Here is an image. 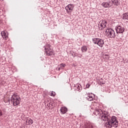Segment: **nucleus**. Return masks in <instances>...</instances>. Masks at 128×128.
<instances>
[{
  "label": "nucleus",
  "mask_w": 128,
  "mask_h": 128,
  "mask_svg": "<svg viewBox=\"0 0 128 128\" xmlns=\"http://www.w3.org/2000/svg\"><path fill=\"white\" fill-rule=\"evenodd\" d=\"M96 110L97 112H98L99 116H102V114L100 120H102L104 122H106V126H108V128H112V126L118 128V121L116 120V116H110L108 114H104L102 110Z\"/></svg>",
  "instance_id": "nucleus-1"
},
{
  "label": "nucleus",
  "mask_w": 128,
  "mask_h": 128,
  "mask_svg": "<svg viewBox=\"0 0 128 128\" xmlns=\"http://www.w3.org/2000/svg\"><path fill=\"white\" fill-rule=\"evenodd\" d=\"M115 30L117 34V38L120 40H122V36H124V34H124V28L120 25H117L115 28Z\"/></svg>",
  "instance_id": "nucleus-2"
},
{
  "label": "nucleus",
  "mask_w": 128,
  "mask_h": 128,
  "mask_svg": "<svg viewBox=\"0 0 128 128\" xmlns=\"http://www.w3.org/2000/svg\"><path fill=\"white\" fill-rule=\"evenodd\" d=\"M11 102L14 106L20 104V97L17 94H14L11 97Z\"/></svg>",
  "instance_id": "nucleus-3"
},
{
  "label": "nucleus",
  "mask_w": 128,
  "mask_h": 128,
  "mask_svg": "<svg viewBox=\"0 0 128 128\" xmlns=\"http://www.w3.org/2000/svg\"><path fill=\"white\" fill-rule=\"evenodd\" d=\"M45 50V54L48 56H54V50L52 49V46L48 44L44 46Z\"/></svg>",
  "instance_id": "nucleus-4"
},
{
  "label": "nucleus",
  "mask_w": 128,
  "mask_h": 128,
  "mask_svg": "<svg viewBox=\"0 0 128 128\" xmlns=\"http://www.w3.org/2000/svg\"><path fill=\"white\" fill-rule=\"evenodd\" d=\"M106 36L108 38H116V32L112 28L107 29L106 31Z\"/></svg>",
  "instance_id": "nucleus-5"
},
{
  "label": "nucleus",
  "mask_w": 128,
  "mask_h": 128,
  "mask_svg": "<svg viewBox=\"0 0 128 128\" xmlns=\"http://www.w3.org/2000/svg\"><path fill=\"white\" fill-rule=\"evenodd\" d=\"M74 4H68L66 8V10L68 12V14H70V12H72V10H74Z\"/></svg>",
  "instance_id": "nucleus-6"
},
{
  "label": "nucleus",
  "mask_w": 128,
  "mask_h": 128,
  "mask_svg": "<svg viewBox=\"0 0 128 128\" xmlns=\"http://www.w3.org/2000/svg\"><path fill=\"white\" fill-rule=\"evenodd\" d=\"M101 6L104 8H110L112 6V4L110 3V1L108 2H103Z\"/></svg>",
  "instance_id": "nucleus-7"
},
{
  "label": "nucleus",
  "mask_w": 128,
  "mask_h": 128,
  "mask_svg": "<svg viewBox=\"0 0 128 128\" xmlns=\"http://www.w3.org/2000/svg\"><path fill=\"white\" fill-rule=\"evenodd\" d=\"M88 96L86 98V100L89 102H92L94 100V95L92 93H90L88 94Z\"/></svg>",
  "instance_id": "nucleus-8"
},
{
  "label": "nucleus",
  "mask_w": 128,
  "mask_h": 128,
  "mask_svg": "<svg viewBox=\"0 0 128 128\" xmlns=\"http://www.w3.org/2000/svg\"><path fill=\"white\" fill-rule=\"evenodd\" d=\"M84 128H94V125L92 122H90V121H86V123L85 124Z\"/></svg>",
  "instance_id": "nucleus-9"
},
{
  "label": "nucleus",
  "mask_w": 128,
  "mask_h": 128,
  "mask_svg": "<svg viewBox=\"0 0 128 128\" xmlns=\"http://www.w3.org/2000/svg\"><path fill=\"white\" fill-rule=\"evenodd\" d=\"M110 2H111L112 6L114 4V6H120V0H111Z\"/></svg>",
  "instance_id": "nucleus-10"
},
{
  "label": "nucleus",
  "mask_w": 128,
  "mask_h": 128,
  "mask_svg": "<svg viewBox=\"0 0 128 128\" xmlns=\"http://www.w3.org/2000/svg\"><path fill=\"white\" fill-rule=\"evenodd\" d=\"M97 44L100 46V48H102L104 46V42L102 39L99 38Z\"/></svg>",
  "instance_id": "nucleus-11"
},
{
  "label": "nucleus",
  "mask_w": 128,
  "mask_h": 128,
  "mask_svg": "<svg viewBox=\"0 0 128 128\" xmlns=\"http://www.w3.org/2000/svg\"><path fill=\"white\" fill-rule=\"evenodd\" d=\"M60 111L62 114H64L68 112V108L64 106L62 107L60 109Z\"/></svg>",
  "instance_id": "nucleus-12"
},
{
  "label": "nucleus",
  "mask_w": 128,
  "mask_h": 128,
  "mask_svg": "<svg viewBox=\"0 0 128 128\" xmlns=\"http://www.w3.org/2000/svg\"><path fill=\"white\" fill-rule=\"evenodd\" d=\"M74 90H76L78 92H80L82 90V86L80 84L74 86Z\"/></svg>",
  "instance_id": "nucleus-13"
},
{
  "label": "nucleus",
  "mask_w": 128,
  "mask_h": 128,
  "mask_svg": "<svg viewBox=\"0 0 128 128\" xmlns=\"http://www.w3.org/2000/svg\"><path fill=\"white\" fill-rule=\"evenodd\" d=\"M34 121L31 118H28L26 120V124L27 126H30L32 124Z\"/></svg>",
  "instance_id": "nucleus-14"
},
{
  "label": "nucleus",
  "mask_w": 128,
  "mask_h": 128,
  "mask_svg": "<svg viewBox=\"0 0 128 128\" xmlns=\"http://www.w3.org/2000/svg\"><path fill=\"white\" fill-rule=\"evenodd\" d=\"M121 18L122 20H128V12L124 13L122 14Z\"/></svg>",
  "instance_id": "nucleus-15"
},
{
  "label": "nucleus",
  "mask_w": 128,
  "mask_h": 128,
  "mask_svg": "<svg viewBox=\"0 0 128 128\" xmlns=\"http://www.w3.org/2000/svg\"><path fill=\"white\" fill-rule=\"evenodd\" d=\"M99 40H100V38H92V42H94L95 44H98Z\"/></svg>",
  "instance_id": "nucleus-16"
},
{
  "label": "nucleus",
  "mask_w": 128,
  "mask_h": 128,
  "mask_svg": "<svg viewBox=\"0 0 128 128\" xmlns=\"http://www.w3.org/2000/svg\"><path fill=\"white\" fill-rule=\"evenodd\" d=\"M81 50L82 52H84L88 50V47H86V46H83L81 48Z\"/></svg>",
  "instance_id": "nucleus-17"
},
{
  "label": "nucleus",
  "mask_w": 128,
  "mask_h": 128,
  "mask_svg": "<svg viewBox=\"0 0 128 128\" xmlns=\"http://www.w3.org/2000/svg\"><path fill=\"white\" fill-rule=\"evenodd\" d=\"M6 113V110L3 109H0V118H2L4 114Z\"/></svg>",
  "instance_id": "nucleus-18"
},
{
  "label": "nucleus",
  "mask_w": 128,
  "mask_h": 128,
  "mask_svg": "<svg viewBox=\"0 0 128 128\" xmlns=\"http://www.w3.org/2000/svg\"><path fill=\"white\" fill-rule=\"evenodd\" d=\"M101 23L104 26V28H106V24H108V22H106V20H102L101 21Z\"/></svg>",
  "instance_id": "nucleus-19"
},
{
  "label": "nucleus",
  "mask_w": 128,
  "mask_h": 128,
  "mask_svg": "<svg viewBox=\"0 0 128 128\" xmlns=\"http://www.w3.org/2000/svg\"><path fill=\"white\" fill-rule=\"evenodd\" d=\"M2 36L3 38H6L8 36H6V33L4 31H2L1 32Z\"/></svg>",
  "instance_id": "nucleus-20"
},
{
  "label": "nucleus",
  "mask_w": 128,
  "mask_h": 128,
  "mask_svg": "<svg viewBox=\"0 0 128 128\" xmlns=\"http://www.w3.org/2000/svg\"><path fill=\"white\" fill-rule=\"evenodd\" d=\"M99 24H100V26H101V28H99V30H104L105 28L104 27V26L102 24V21H100Z\"/></svg>",
  "instance_id": "nucleus-21"
},
{
  "label": "nucleus",
  "mask_w": 128,
  "mask_h": 128,
  "mask_svg": "<svg viewBox=\"0 0 128 128\" xmlns=\"http://www.w3.org/2000/svg\"><path fill=\"white\" fill-rule=\"evenodd\" d=\"M64 66H66L65 64H61L60 68H58V70H60V69L64 70Z\"/></svg>",
  "instance_id": "nucleus-22"
},
{
  "label": "nucleus",
  "mask_w": 128,
  "mask_h": 128,
  "mask_svg": "<svg viewBox=\"0 0 128 128\" xmlns=\"http://www.w3.org/2000/svg\"><path fill=\"white\" fill-rule=\"evenodd\" d=\"M47 106H48L49 108H50V107L52 106V102H50L48 104Z\"/></svg>",
  "instance_id": "nucleus-23"
},
{
  "label": "nucleus",
  "mask_w": 128,
  "mask_h": 128,
  "mask_svg": "<svg viewBox=\"0 0 128 128\" xmlns=\"http://www.w3.org/2000/svg\"><path fill=\"white\" fill-rule=\"evenodd\" d=\"M4 102H5L6 104H10V99L5 100H4Z\"/></svg>",
  "instance_id": "nucleus-24"
},
{
  "label": "nucleus",
  "mask_w": 128,
  "mask_h": 128,
  "mask_svg": "<svg viewBox=\"0 0 128 128\" xmlns=\"http://www.w3.org/2000/svg\"><path fill=\"white\" fill-rule=\"evenodd\" d=\"M90 86V84H86V88H89Z\"/></svg>",
  "instance_id": "nucleus-25"
},
{
  "label": "nucleus",
  "mask_w": 128,
  "mask_h": 128,
  "mask_svg": "<svg viewBox=\"0 0 128 128\" xmlns=\"http://www.w3.org/2000/svg\"><path fill=\"white\" fill-rule=\"evenodd\" d=\"M72 56L74 58H76V56H78V55L76 54H72Z\"/></svg>",
  "instance_id": "nucleus-26"
},
{
  "label": "nucleus",
  "mask_w": 128,
  "mask_h": 128,
  "mask_svg": "<svg viewBox=\"0 0 128 128\" xmlns=\"http://www.w3.org/2000/svg\"><path fill=\"white\" fill-rule=\"evenodd\" d=\"M94 114H96V116H98V110H95V112H94Z\"/></svg>",
  "instance_id": "nucleus-27"
},
{
  "label": "nucleus",
  "mask_w": 128,
  "mask_h": 128,
  "mask_svg": "<svg viewBox=\"0 0 128 128\" xmlns=\"http://www.w3.org/2000/svg\"><path fill=\"white\" fill-rule=\"evenodd\" d=\"M51 96H56V92H54L53 93H52Z\"/></svg>",
  "instance_id": "nucleus-28"
},
{
  "label": "nucleus",
  "mask_w": 128,
  "mask_h": 128,
  "mask_svg": "<svg viewBox=\"0 0 128 128\" xmlns=\"http://www.w3.org/2000/svg\"><path fill=\"white\" fill-rule=\"evenodd\" d=\"M70 90H72V86L70 85Z\"/></svg>",
  "instance_id": "nucleus-29"
},
{
  "label": "nucleus",
  "mask_w": 128,
  "mask_h": 128,
  "mask_svg": "<svg viewBox=\"0 0 128 128\" xmlns=\"http://www.w3.org/2000/svg\"><path fill=\"white\" fill-rule=\"evenodd\" d=\"M105 56H108V54H105Z\"/></svg>",
  "instance_id": "nucleus-30"
}]
</instances>
